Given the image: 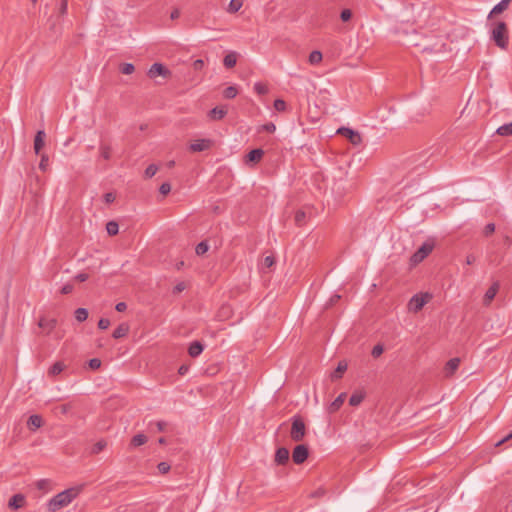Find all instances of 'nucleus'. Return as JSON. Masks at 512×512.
<instances>
[{
    "label": "nucleus",
    "instance_id": "obj_47",
    "mask_svg": "<svg viewBox=\"0 0 512 512\" xmlns=\"http://www.w3.org/2000/svg\"><path fill=\"white\" fill-rule=\"evenodd\" d=\"M67 6H68V0H60L59 7H58L60 15L66 14Z\"/></svg>",
    "mask_w": 512,
    "mask_h": 512
},
{
    "label": "nucleus",
    "instance_id": "obj_26",
    "mask_svg": "<svg viewBox=\"0 0 512 512\" xmlns=\"http://www.w3.org/2000/svg\"><path fill=\"white\" fill-rule=\"evenodd\" d=\"M237 62V55L235 52L227 54L223 59V64L226 68H233Z\"/></svg>",
    "mask_w": 512,
    "mask_h": 512
},
{
    "label": "nucleus",
    "instance_id": "obj_46",
    "mask_svg": "<svg viewBox=\"0 0 512 512\" xmlns=\"http://www.w3.org/2000/svg\"><path fill=\"white\" fill-rule=\"evenodd\" d=\"M157 468L161 474H166L170 470V465L167 462H160Z\"/></svg>",
    "mask_w": 512,
    "mask_h": 512
},
{
    "label": "nucleus",
    "instance_id": "obj_44",
    "mask_svg": "<svg viewBox=\"0 0 512 512\" xmlns=\"http://www.w3.org/2000/svg\"><path fill=\"white\" fill-rule=\"evenodd\" d=\"M261 130L268 132V133H274L276 130V126L274 123L269 122L261 126Z\"/></svg>",
    "mask_w": 512,
    "mask_h": 512
},
{
    "label": "nucleus",
    "instance_id": "obj_36",
    "mask_svg": "<svg viewBox=\"0 0 512 512\" xmlns=\"http://www.w3.org/2000/svg\"><path fill=\"white\" fill-rule=\"evenodd\" d=\"M209 249V246L207 244L206 241H201L200 243L197 244L196 248H195V252L197 255L201 256V255H204Z\"/></svg>",
    "mask_w": 512,
    "mask_h": 512
},
{
    "label": "nucleus",
    "instance_id": "obj_18",
    "mask_svg": "<svg viewBox=\"0 0 512 512\" xmlns=\"http://www.w3.org/2000/svg\"><path fill=\"white\" fill-rule=\"evenodd\" d=\"M25 497L22 494L13 495L8 503L9 508L16 510L24 505Z\"/></svg>",
    "mask_w": 512,
    "mask_h": 512
},
{
    "label": "nucleus",
    "instance_id": "obj_19",
    "mask_svg": "<svg viewBox=\"0 0 512 512\" xmlns=\"http://www.w3.org/2000/svg\"><path fill=\"white\" fill-rule=\"evenodd\" d=\"M512 0H501L498 4H496L492 10L490 11L489 15H488V19H490L493 15H497V14H500L502 13L503 11H505L510 2Z\"/></svg>",
    "mask_w": 512,
    "mask_h": 512
},
{
    "label": "nucleus",
    "instance_id": "obj_23",
    "mask_svg": "<svg viewBox=\"0 0 512 512\" xmlns=\"http://www.w3.org/2000/svg\"><path fill=\"white\" fill-rule=\"evenodd\" d=\"M346 370H347V363L345 361H340L338 363L336 369L331 373V379L333 381L341 379Z\"/></svg>",
    "mask_w": 512,
    "mask_h": 512
},
{
    "label": "nucleus",
    "instance_id": "obj_21",
    "mask_svg": "<svg viewBox=\"0 0 512 512\" xmlns=\"http://www.w3.org/2000/svg\"><path fill=\"white\" fill-rule=\"evenodd\" d=\"M204 350V346L199 341H193L188 348V354L196 358L198 357Z\"/></svg>",
    "mask_w": 512,
    "mask_h": 512
},
{
    "label": "nucleus",
    "instance_id": "obj_49",
    "mask_svg": "<svg viewBox=\"0 0 512 512\" xmlns=\"http://www.w3.org/2000/svg\"><path fill=\"white\" fill-rule=\"evenodd\" d=\"M109 326H110V320H109V319H107V318H101V319L98 321V327H99V329H101V330H105V329H107Z\"/></svg>",
    "mask_w": 512,
    "mask_h": 512
},
{
    "label": "nucleus",
    "instance_id": "obj_35",
    "mask_svg": "<svg viewBox=\"0 0 512 512\" xmlns=\"http://www.w3.org/2000/svg\"><path fill=\"white\" fill-rule=\"evenodd\" d=\"M254 91L258 94V95H265L268 93V87L266 84L264 83H261V82H256L254 84Z\"/></svg>",
    "mask_w": 512,
    "mask_h": 512
},
{
    "label": "nucleus",
    "instance_id": "obj_58",
    "mask_svg": "<svg viewBox=\"0 0 512 512\" xmlns=\"http://www.w3.org/2000/svg\"><path fill=\"white\" fill-rule=\"evenodd\" d=\"M116 311L124 312L127 309V305L125 302H119L115 306Z\"/></svg>",
    "mask_w": 512,
    "mask_h": 512
},
{
    "label": "nucleus",
    "instance_id": "obj_14",
    "mask_svg": "<svg viewBox=\"0 0 512 512\" xmlns=\"http://www.w3.org/2000/svg\"><path fill=\"white\" fill-rule=\"evenodd\" d=\"M459 364H460V359L459 358H452V359H450L445 364V367H444V374H445V376L446 377H451L455 373V371L458 369Z\"/></svg>",
    "mask_w": 512,
    "mask_h": 512
},
{
    "label": "nucleus",
    "instance_id": "obj_48",
    "mask_svg": "<svg viewBox=\"0 0 512 512\" xmlns=\"http://www.w3.org/2000/svg\"><path fill=\"white\" fill-rule=\"evenodd\" d=\"M495 231V224L494 223H488L485 228H484V235L487 237V236H490L492 233H494Z\"/></svg>",
    "mask_w": 512,
    "mask_h": 512
},
{
    "label": "nucleus",
    "instance_id": "obj_3",
    "mask_svg": "<svg viewBox=\"0 0 512 512\" xmlns=\"http://www.w3.org/2000/svg\"><path fill=\"white\" fill-rule=\"evenodd\" d=\"M306 435V425L300 415H294L291 418L290 437L295 442H300Z\"/></svg>",
    "mask_w": 512,
    "mask_h": 512
},
{
    "label": "nucleus",
    "instance_id": "obj_55",
    "mask_svg": "<svg viewBox=\"0 0 512 512\" xmlns=\"http://www.w3.org/2000/svg\"><path fill=\"white\" fill-rule=\"evenodd\" d=\"M115 198V195L111 192H108L104 195V200L107 204L114 202Z\"/></svg>",
    "mask_w": 512,
    "mask_h": 512
},
{
    "label": "nucleus",
    "instance_id": "obj_17",
    "mask_svg": "<svg viewBox=\"0 0 512 512\" xmlns=\"http://www.w3.org/2000/svg\"><path fill=\"white\" fill-rule=\"evenodd\" d=\"M99 154L102 159L109 161L112 156L111 145L109 143H105V142L101 141L100 145H99Z\"/></svg>",
    "mask_w": 512,
    "mask_h": 512
},
{
    "label": "nucleus",
    "instance_id": "obj_13",
    "mask_svg": "<svg viewBox=\"0 0 512 512\" xmlns=\"http://www.w3.org/2000/svg\"><path fill=\"white\" fill-rule=\"evenodd\" d=\"M212 141L209 139H200L196 140L194 143H191L190 150L192 152H201L210 148Z\"/></svg>",
    "mask_w": 512,
    "mask_h": 512
},
{
    "label": "nucleus",
    "instance_id": "obj_31",
    "mask_svg": "<svg viewBox=\"0 0 512 512\" xmlns=\"http://www.w3.org/2000/svg\"><path fill=\"white\" fill-rule=\"evenodd\" d=\"M496 132H497V134H499L501 136L512 135V122L500 126Z\"/></svg>",
    "mask_w": 512,
    "mask_h": 512
},
{
    "label": "nucleus",
    "instance_id": "obj_32",
    "mask_svg": "<svg viewBox=\"0 0 512 512\" xmlns=\"http://www.w3.org/2000/svg\"><path fill=\"white\" fill-rule=\"evenodd\" d=\"M75 318L78 322H83L88 318V310L86 308H78L75 310Z\"/></svg>",
    "mask_w": 512,
    "mask_h": 512
},
{
    "label": "nucleus",
    "instance_id": "obj_64",
    "mask_svg": "<svg viewBox=\"0 0 512 512\" xmlns=\"http://www.w3.org/2000/svg\"><path fill=\"white\" fill-rule=\"evenodd\" d=\"M184 289H185V285H184V283H179V284H177V285L175 286V291H177V292H181V291H183Z\"/></svg>",
    "mask_w": 512,
    "mask_h": 512
},
{
    "label": "nucleus",
    "instance_id": "obj_62",
    "mask_svg": "<svg viewBox=\"0 0 512 512\" xmlns=\"http://www.w3.org/2000/svg\"><path fill=\"white\" fill-rule=\"evenodd\" d=\"M180 16V11L178 9H174L172 12H171V19H177L178 17Z\"/></svg>",
    "mask_w": 512,
    "mask_h": 512
},
{
    "label": "nucleus",
    "instance_id": "obj_29",
    "mask_svg": "<svg viewBox=\"0 0 512 512\" xmlns=\"http://www.w3.org/2000/svg\"><path fill=\"white\" fill-rule=\"evenodd\" d=\"M147 437L144 434H137L131 439L130 445L133 447H138L147 442Z\"/></svg>",
    "mask_w": 512,
    "mask_h": 512
},
{
    "label": "nucleus",
    "instance_id": "obj_45",
    "mask_svg": "<svg viewBox=\"0 0 512 512\" xmlns=\"http://www.w3.org/2000/svg\"><path fill=\"white\" fill-rule=\"evenodd\" d=\"M48 161H49L48 156L46 154H42L41 155V160H40V163H39V168L42 171H46L47 166H48Z\"/></svg>",
    "mask_w": 512,
    "mask_h": 512
},
{
    "label": "nucleus",
    "instance_id": "obj_42",
    "mask_svg": "<svg viewBox=\"0 0 512 512\" xmlns=\"http://www.w3.org/2000/svg\"><path fill=\"white\" fill-rule=\"evenodd\" d=\"M106 442L101 440V441H98L94 446H93V449H92V452L95 453V454H98L99 452H101L105 447H106Z\"/></svg>",
    "mask_w": 512,
    "mask_h": 512
},
{
    "label": "nucleus",
    "instance_id": "obj_8",
    "mask_svg": "<svg viewBox=\"0 0 512 512\" xmlns=\"http://www.w3.org/2000/svg\"><path fill=\"white\" fill-rule=\"evenodd\" d=\"M57 326V319L48 318L46 316H40L38 320V327L41 329V333L49 335Z\"/></svg>",
    "mask_w": 512,
    "mask_h": 512
},
{
    "label": "nucleus",
    "instance_id": "obj_60",
    "mask_svg": "<svg viewBox=\"0 0 512 512\" xmlns=\"http://www.w3.org/2000/svg\"><path fill=\"white\" fill-rule=\"evenodd\" d=\"M510 439H512V431L508 435H506L504 438L499 440L495 445L496 446H500V445H502L503 443L507 442Z\"/></svg>",
    "mask_w": 512,
    "mask_h": 512
},
{
    "label": "nucleus",
    "instance_id": "obj_22",
    "mask_svg": "<svg viewBox=\"0 0 512 512\" xmlns=\"http://www.w3.org/2000/svg\"><path fill=\"white\" fill-rule=\"evenodd\" d=\"M264 155V151L260 148H257V149H253L251 150L247 155H246V162H254V163H257L261 160V158L263 157Z\"/></svg>",
    "mask_w": 512,
    "mask_h": 512
},
{
    "label": "nucleus",
    "instance_id": "obj_16",
    "mask_svg": "<svg viewBox=\"0 0 512 512\" xmlns=\"http://www.w3.org/2000/svg\"><path fill=\"white\" fill-rule=\"evenodd\" d=\"M227 114V109L225 107H215L211 109L208 113V117L210 120L216 121L223 119Z\"/></svg>",
    "mask_w": 512,
    "mask_h": 512
},
{
    "label": "nucleus",
    "instance_id": "obj_12",
    "mask_svg": "<svg viewBox=\"0 0 512 512\" xmlns=\"http://www.w3.org/2000/svg\"><path fill=\"white\" fill-rule=\"evenodd\" d=\"M44 424L42 416L38 414L31 415L27 420V427L30 431L35 432Z\"/></svg>",
    "mask_w": 512,
    "mask_h": 512
},
{
    "label": "nucleus",
    "instance_id": "obj_30",
    "mask_svg": "<svg viewBox=\"0 0 512 512\" xmlns=\"http://www.w3.org/2000/svg\"><path fill=\"white\" fill-rule=\"evenodd\" d=\"M106 230H107V233L108 235L110 236H115L118 234V231H119V225L116 221H109L107 224H106Z\"/></svg>",
    "mask_w": 512,
    "mask_h": 512
},
{
    "label": "nucleus",
    "instance_id": "obj_25",
    "mask_svg": "<svg viewBox=\"0 0 512 512\" xmlns=\"http://www.w3.org/2000/svg\"><path fill=\"white\" fill-rule=\"evenodd\" d=\"M66 368L65 364L62 361L55 362L48 370L49 377H55L59 375Z\"/></svg>",
    "mask_w": 512,
    "mask_h": 512
},
{
    "label": "nucleus",
    "instance_id": "obj_50",
    "mask_svg": "<svg viewBox=\"0 0 512 512\" xmlns=\"http://www.w3.org/2000/svg\"><path fill=\"white\" fill-rule=\"evenodd\" d=\"M170 191H171V185L168 182L163 183L159 188V192L162 195H167Z\"/></svg>",
    "mask_w": 512,
    "mask_h": 512
},
{
    "label": "nucleus",
    "instance_id": "obj_7",
    "mask_svg": "<svg viewBox=\"0 0 512 512\" xmlns=\"http://www.w3.org/2000/svg\"><path fill=\"white\" fill-rule=\"evenodd\" d=\"M309 456V449L306 445H297L292 452V460L295 464L300 465L304 463Z\"/></svg>",
    "mask_w": 512,
    "mask_h": 512
},
{
    "label": "nucleus",
    "instance_id": "obj_43",
    "mask_svg": "<svg viewBox=\"0 0 512 512\" xmlns=\"http://www.w3.org/2000/svg\"><path fill=\"white\" fill-rule=\"evenodd\" d=\"M352 12L350 9H343L340 14V18L343 22H347L351 19Z\"/></svg>",
    "mask_w": 512,
    "mask_h": 512
},
{
    "label": "nucleus",
    "instance_id": "obj_28",
    "mask_svg": "<svg viewBox=\"0 0 512 512\" xmlns=\"http://www.w3.org/2000/svg\"><path fill=\"white\" fill-rule=\"evenodd\" d=\"M243 6V0H230L227 11L229 13L238 12Z\"/></svg>",
    "mask_w": 512,
    "mask_h": 512
},
{
    "label": "nucleus",
    "instance_id": "obj_54",
    "mask_svg": "<svg viewBox=\"0 0 512 512\" xmlns=\"http://www.w3.org/2000/svg\"><path fill=\"white\" fill-rule=\"evenodd\" d=\"M204 67V61L202 59H197L193 62L194 70H201Z\"/></svg>",
    "mask_w": 512,
    "mask_h": 512
},
{
    "label": "nucleus",
    "instance_id": "obj_9",
    "mask_svg": "<svg viewBox=\"0 0 512 512\" xmlns=\"http://www.w3.org/2000/svg\"><path fill=\"white\" fill-rule=\"evenodd\" d=\"M171 75V72L168 68H166L161 63H154L150 69L148 70V76L150 78H155L156 76H163V77H169Z\"/></svg>",
    "mask_w": 512,
    "mask_h": 512
},
{
    "label": "nucleus",
    "instance_id": "obj_11",
    "mask_svg": "<svg viewBox=\"0 0 512 512\" xmlns=\"http://www.w3.org/2000/svg\"><path fill=\"white\" fill-rule=\"evenodd\" d=\"M499 288L500 283L498 281L493 282V284L488 288L483 298V304L485 306L490 305L492 300L495 298L497 292L499 291Z\"/></svg>",
    "mask_w": 512,
    "mask_h": 512
},
{
    "label": "nucleus",
    "instance_id": "obj_5",
    "mask_svg": "<svg viewBox=\"0 0 512 512\" xmlns=\"http://www.w3.org/2000/svg\"><path fill=\"white\" fill-rule=\"evenodd\" d=\"M431 299V295L428 293L415 294L408 303V309L412 312L420 311L424 305Z\"/></svg>",
    "mask_w": 512,
    "mask_h": 512
},
{
    "label": "nucleus",
    "instance_id": "obj_63",
    "mask_svg": "<svg viewBox=\"0 0 512 512\" xmlns=\"http://www.w3.org/2000/svg\"><path fill=\"white\" fill-rule=\"evenodd\" d=\"M165 427H166V423L164 421L157 422V428L159 431H164Z\"/></svg>",
    "mask_w": 512,
    "mask_h": 512
},
{
    "label": "nucleus",
    "instance_id": "obj_56",
    "mask_svg": "<svg viewBox=\"0 0 512 512\" xmlns=\"http://www.w3.org/2000/svg\"><path fill=\"white\" fill-rule=\"evenodd\" d=\"M189 370V365L182 364L178 369V374L184 376Z\"/></svg>",
    "mask_w": 512,
    "mask_h": 512
},
{
    "label": "nucleus",
    "instance_id": "obj_33",
    "mask_svg": "<svg viewBox=\"0 0 512 512\" xmlns=\"http://www.w3.org/2000/svg\"><path fill=\"white\" fill-rule=\"evenodd\" d=\"M322 53L320 51H312L309 55V62L312 65L318 64L322 61Z\"/></svg>",
    "mask_w": 512,
    "mask_h": 512
},
{
    "label": "nucleus",
    "instance_id": "obj_37",
    "mask_svg": "<svg viewBox=\"0 0 512 512\" xmlns=\"http://www.w3.org/2000/svg\"><path fill=\"white\" fill-rule=\"evenodd\" d=\"M305 218H306V214L304 211L302 210H298L296 213H295V217H294V220H295V224L297 226H302L304 224V221H305Z\"/></svg>",
    "mask_w": 512,
    "mask_h": 512
},
{
    "label": "nucleus",
    "instance_id": "obj_20",
    "mask_svg": "<svg viewBox=\"0 0 512 512\" xmlns=\"http://www.w3.org/2000/svg\"><path fill=\"white\" fill-rule=\"evenodd\" d=\"M346 399V394L341 393L336 397V399L329 405L328 412L329 413H335L340 409V407L343 405L344 401Z\"/></svg>",
    "mask_w": 512,
    "mask_h": 512
},
{
    "label": "nucleus",
    "instance_id": "obj_6",
    "mask_svg": "<svg viewBox=\"0 0 512 512\" xmlns=\"http://www.w3.org/2000/svg\"><path fill=\"white\" fill-rule=\"evenodd\" d=\"M337 134L346 137L349 140V142L354 146H358L362 143V136L360 135V133L351 128L341 127L337 130Z\"/></svg>",
    "mask_w": 512,
    "mask_h": 512
},
{
    "label": "nucleus",
    "instance_id": "obj_4",
    "mask_svg": "<svg viewBox=\"0 0 512 512\" xmlns=\"http://www.w3.org/2000/svg\"><path fill=\"white\" fill-rule=\"evenodd\" d=\"M434 248V243L432 241L424 242L418 250L411 256L410 262L413 265H417L422 262L432 251Z\"/></svg>",
    "mask_w": 512,
    "mask_h": 512
},
{
    "label": "nucleus",
    "instance_id": "obj_59",
    "mask_svg": "<svg viewBox=\"0 0 512 512\" xmlns=\"http://www.w3.org/2000/svg\"><path fill=\"white\" fill-rule=\"evenodd\" d=\"M72 408V405L70 403H66L60 406V411L63 414L68 413Z\"/></svg>",
    "mask_w": 512,
    "mask_h": 512
},
{
    "label": "nucleus",
    "instance_id": "obj_27",
    "mask_svg": "<svg viewBox=\"0 0 512 512\" xmlns=\"http://www.w3.org/2000/svg\"><path fill=\"white\" fill-rule=\"evenodd\" d=\"M364 399V393L354 392L349 398V404L351 406H358Z\"/></svg>",
    "mask_w": 512,
    "mask_h": 512
},
{
    "label": "nucleus",
    "instance_id": "obj_24",
    "mask_svg": "<svg viewBox=\"0 0 512 512\" xmlns=\"http://www.w3.org/2000/svg\"><path fill=\"white\" fill-rule=\"evenodd\" d=\"M129 325L127 323H121L118 327L113 331V338L120 339L125 337L129 333Z\"/></svg>",
    "mask_w": 512,
    "mask_h": 512
},
{
    "label": "nucleus",
    "instance_id": "obj_53",
    "mask_svg": "<svg viewBox=\"0 0 512 512\" xmlns=\"http://www.w3.org/2000/svg\"><path fill=\"white\" fill-rule=\"evenodd\" d=\"M73 289H74V286L72 284H70V283H67V284H65L62 287L61 293L62 294H69V293H71L73 291Z\"/></svg>",
    "mask_w": 512,
    "mask_h": 512
},
{
    "label": "nucleus",
    "instance_id": "obj_2",
    "mask_svg": "<svg viewBox=\"0 0 512 512\" xmlns=\"http://www.w3.org/2000/svg\"><path fill=\"white\" fill-rule=\"evenodd\" d=\"M491 39L496 46L506 49L509 43L508 27L504 21H498L492 24Z\"/></svg>",
    "mask_w": 512,
    "mask_h": 512
},
{
    "label": "nucleus",
    "instance_id": "obj_51",
    "mask_svg": "<svg viewBox=\"0 0 512 512\" xmlns=\"http://www.w3.org/2000/svg\"><path fill=\"white\" fill-rule=\"evenodd\" d=\"M275 264V258L273 256H266L263 261V265L266 268H270Z\"/></svg>",
    "mask_w": 512,
    "mask_h": 512
},
{
    "label": "nucleus",
    "instance_id": "obj_38",
    "mask_svg": "<svg viewBox=\"0 0 512 512\" xmlns=\"http://www.w3.org/2000/svg\"><path fill=\"white\" fill-rule=\"evenodd\" d=\"M120 71L122 74L129 75L135 71V67L132 63H124L120 66Z\"/></svg>",
    "mask_w": 512,
    "mask_h": 512
},
{
    "label": "nucleus",
    "instance_id": "obj_52",
    "mask_svg": "<svg viewBox=\"0 0 512 512\" xmlns=\"http://www.w3.org/2000/svg\"><path fill=\"white\" fill-rule=\"evenodd\" d=\"M89 366L90 368L92 369H98L100 366H101V360L98 359V358H92L90 361H89Z\"/></svg>",
    "mask_w": 512,
    "mask_h": 512
},
{
    "label": "nucleus",
    "instance_id": "obj_40",
    "mask_svg": "<svg viewBox=\"0 0 512 512\" xmlns=\"http://www.w3.org/2000/svg\"><path fill=\"white\" fill-rule=\"evenodd\" d=\"M274 108L278 112H283L286 109V102L284 100H282V99H276L274 101Z\"/></svg>",
    "mask_w": 512,
    "mask_h": 512
},
{
    "label": "nucleus",
    "instance_id": "obj_34",
    "mask_svg": "<svg viewBox=\"0 0 512 512\" xmlns=\"http://www.w3.org/2000/svg\"><path fill=\"white\" fill-rule=\"evenodd\" d=\"M238 90L235 86H229L223 91V96L226 99H233L237 96Z\"/></svg>",
    "mask_w": 512,
    "mask_h": 512
},
{
    "label": "nucleus",
    "instance_id": "obj_39",
    "mask_svg": "<svg viewBox=\"0 0 512 512\" xmlns=\"http://www.w3.org/2000/svg\"><path fill=\"white\" fill-rule=\"evenodd\" d=\"M158 171V167L155 164H150L145 169V177L146 178H152Z\"/></svg>",
    "mask_w": 512,
    "mask_h": 512
},
{
    "label": "nucleus",
    "instance_id": "obj_10",
    "mask_svg": "<svg viewBox=\"0 0 512 512\" xmlns=\"http://www.w3.org/2000/svg\"><path fill=\"white\" fill-rule=\"evenodd\" d=\"M289 461V450L286 447H279L274 456L277 465H286Z\"/></svg>",
    "mask_w": 512,
    "mask_h": 512
},
{
    "label": "nucleus",
    "instance_id": "obj_15",
    "mask_svg": "<svg viewBox=\"0 0 512 512\" xmlns=\"http://www.w3.org/2000/svg\"><path fill=\"white\" fill-rule=\"evenodd\" d=\"M45 137L46 134L43 130H39L34 139V151L36 154H39L41 149L44 147L45 144Z\"/></svg>",
    "mask_w": 512,
    "mask_h": 512
},
{
    "label": "nucleus",
    "instance_id": "obj_57",
    "mask_svg": "<svg viewBox=\"0 0 512 512\" xmlns=\"http://www.w3.org/2000/svg\"><path fill=\"white\" fill-rule=\"evenodd\" d=\"M89 278V275L87 273H79L75 276V280L79 282H84Z\"/></svg>",
    "mask_w": 512,
    "mask_h": 512
},
{
    "label": "nucleus",
    "instance_id": "obj_1",
    "mask_svg": "<svg viewBox=\"0 0 512 512\" xmlns=\"http://www.w3.org/2000/svg\"><path fill=\"white\" fill-rule=\"evenodd\" d=\"M82 490L83 485H77L58 493L48 501V510L50 512H56L59 509L68 506L75 498L78 497Z\"/></svg>",
    "mask_w": 512,
    "mask_h": 512
},
{
    "label": "nucleus",
    "instance_id": "obj_41",
    "mask_svg": "<svg viewBox=\"0 0 512 512\" xmlns=\"http://www.w3.org/2000/svg\"><path fill=\"white\" fill-rule=\"evenodd\" d=\"M384 351V348L381 344H377L373 347L372 351H371V355L374 357V358H378Z\"/></svg>",
    "mask_w": 512,
    "mask_h": 512
},
{
    "label": "nucleus",
    "instance_id": "obj_61",
    "mask_svg": "<svg viewBox=\"0 0 512 512\" xmlns=\"http://www.w3.org/2000/svg\"><path fill=\"white\" fill-rule=\"evenodd\" d=\"M475 261H476L475 255L469 254V255L466 256V264L467 265H472V264L475 263Z\"/></svg>",
    "mask_w": 512,
    "mask_h": 512
}]
</instances>
